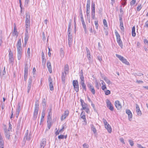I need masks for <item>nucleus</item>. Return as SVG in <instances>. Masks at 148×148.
<instances>
[{
	"instance_id": "nucleus-1",
	"label": "nucleus",
	"mask_w": 148,
	"mask_h": 148,
	"mask_svg": "<svg viewBox=\"0 0 148 148\" xmlns=\"http://www.w3.org/2000/svg\"><path fill=\"white\" fill-rule=\"evenodd\" d=\"M71 21H70L69 23L68 29V45L70 47H71L72 45V36L71 34Z\"/></svg>"
},
{
	"instance_id": "nucleus-2",
	"label": "nucleus",
	"mask_w": 148,
	"mask_h": 148,
	"mask_svg": "<svg viewBox=\"0 0 148 148\" xmlns=\"http://www.w3.org/2000/svg\"><path fill=\"white\" fill-rule=\"evenodd\" d=\"M79 76L80 79V84H81L83 89L86 91V85L84 83V78L83 75V72L82 70L81 71Z\"/></svg>"
},
{
	"instance_id": "nucleus-3",
	"label": "nucleus",
	"mask_w": 148,
	"mask_h": 148,
	"mask_svg": "<svg viewBox=\"0 0 148 148\" xmlns=\"http://www.w3.org/2000/svg\"><path fill=\"white\" fill-rule=\"evenodd\" d=\"M39 101L38 100H36L35 102L34 110L33 117L34 119H36L37 117L38 110L39 108Z\"/></svg>"
},
{
	"instance_id": "nucleus-4",
	"label": "nucleus",
	"mask_w": 148,
	"mask_h": 148,
	"mask_svg": "<svg viewBox=\"0 0 148 148\" xmlns=\"http://www.w3.org/2000/svg\"><path fill=\"white\" fill-rule=\"evenodd\" d=\"M25 18L26 27L28 28L30 24V15L29 13H26Z\"/></svg>"
},
{
	"instance_id": "nucleus-5",
	"label": "nucleus",
	"mask_w": 148,
	"mask_h": 148,
	"mask_svg": "<svg viewBox=\"0 0 148 148\" xmlns=\"http://www.w3.org/2000/svg\"><path fill=\"white\" fill-rule=\"evenodd\" d=\"M115 35L116 37L117 41L119 45L122 48L123 47V43L121 40L120 36L117 31L115 32Z\"/></svg>"
},
{
	"instance_id": "nucleus-6",
	"label": "nucleus",
	"mask_w": 148,
	"mask_h": 148,
	"mask_svg": "<svg viewBox=\"0 0 148 148\" xmlns=\"http://www.w3.org/2000/svg\"><path fill=\"white\" fill-rule=\"evenodd\" d=\"M116 56L123 63L126 65H130L129 62H128L127 60L123 56L117 54H116Z\"/></svg>"
},
{
	"instance_id": "nucleus-7",
	"label": "nucleus",
	"mask_w": 148,
	"mask_h": 148,
	"mask_svg": "<svg viewBox=\"0 0 148 148\" xmlns=\"http://www.w3.org/2000/svg\"><path fill=\"white\" fill-rule=\"evenodd\" d=\"M73 84L75 90L76 92H78L79 91V84L78 81L77 80H73Z\"/></svg>"
},
{
	"instance_id": "nucleus-8",
	"label": "nucleus",
	"mask_w": 148,
	"mask_h": 148,
	"mask_svg": "<svg viewBox=\"0 0 148 148\" xmlns=\"http://www.w3.org/2000/svg\"><path fill=\"white\" fill-rule=\"evenodd\" d=\"M16 47L17 52H22V47L21 38H20L18 40L17 44Z\"/></svg>"
},
{
	"instance_id": "nucleus-9",
	"label": "nucleus",
	"mask_w": 148,
	"mask_h": 148,
	"mask_svg": "<svg viewBox=\"0 0 148 148\" xmlns=\"http://www.w3.org/2000/svg\"><path fill=\"white\" fill-rule=\"evenodd\" d=\"M106 102L107 107L111 110L113 111L114 109V108L110 101L108 99H107L106 101Z\"/></svg>"
},
{
	"instance_id": "nucleus-10",
	"label": "nucleus",
	"mask_w": 148,
	"mask_h": 148,
	"mask_svg": "<svg viewBox=\"0 0 148 148\" xmlns=\"http://www.w3.org/2000/svg\"><path fill=\"white\" fill-rule=\"evenodd\" d=\"M69 114V111L68 110L65 111L61 117V121H62L66 118V117L68 116Z\"/></svg>"
},
{
	"instance_id": "nucleus-11",
	"label": "nucleus",
	"mask_w": 148,
	"mask_h": 148,
	"mask_svg": "<svg viewBox=\"0 0 148 148\" xmlns=\"http://www.w3.org/2000/svg\"><path fill=\"white\" fill-rule=\"evenodd\" d=\"M80 116L81 118L84 120V121H83V124L84 125H86L87 124V122L85 113L82 112L81 113Z\"/></svg>"
},
{
	"instance_id": "nucleus-12",
	"label": "nucleus",
	"mask_w": 148,
	"mask_h": 148,
	"mask_svg": "<svg viewBox=\"0 0 148 148\" xmlns=\"http://www.w3.org/2000/svg\"><path fill=\"white\" fill-rule=\"evenodd\" d=\"M114 105L118 110H119L121 108L122 106L119 101L118 100L116 101L114 103Z\"/></svg>"
},
{
	"instance_id": "nucleus-13",
	"label": "nucleus",
	"mask_w": 148,
	"mask_h": 148,
	"mask_svg": "<svg viewBox=\"0 0 148 148\" xmlns=\"http://www.w3.org/2000/svg\"><path fill=\"white\" fill-rule=\"evenodd\" d=\"M31 136L29 134H28V130H27L26 133L25 134V136L24 138V139L25 140H29L31 139Z\"/></svg>"
},
{
	"instance_id": "nucleus-14",
	"label": "nucleus",
	"mask_w": 148,
	"mask_h": 148,
	"mask_svg": "<svg viewBox=\"0 0 148 148\" xmlns=\"http://www.w3.org/2000/svg\"><path fill=\"white\" fill-rule=\"evenodd\" d=\"M46 140L43 138L41 140L40 143V147L39 148H44L46 145Z\"/></svg>"
},
{
	"instance_id": "nucleus-15",
	"label": "nucleus",
	"mask_w": 148,
	"mask_h": 148,
	"mask_svg": "<svg viewBox=\"0 0 148 148\" xmlns=\"http://www.w3.org/2000/svg\"><path fill=\"white\" fill-rule=\"evenodd\" d=\"M126 112L128 114L129 120L131 121L132 117V114L131 112L129 110H126Z\"/></svg>"
},
{
	"instance_id": "nucleus-16",
	"label": "nucleus",
	"mask_w": 148,
	"mask_h": 148,
	"mask_svg": "<svg viewBox=\"0 0 148 148\" xmlns=\"http://www.w3.org/2000/svg\"><path fill=\"white\" fill-rule=\"evenodd\" d=\"M28 68L27 67L25 66L24 71V80L25 81H26L27 79V77L28 75Z\"/></svg>"
},
{
	"instance_id": "nucleus-17",
	"label": "nucleus",
	"mask_w": 148,
	"mask_h": 148,
	"mask_svg": "<svg viewBox=\"0 0 148 148\" xmlns=\"http://www.w3.org/2000/svg\"><path fill=\"white\" fill-rule=\"evenodd\" d=\"M5 135L6 137L8 139H9L10 138V135L9 133V131L7 129H4Z\"/></svg>"
},
{
	"instance_id": "nucleus-18",
	"label": "nucleus",
	"mask_w": 148,
	"mask_h": 148,
	"mask_svg": "<svg viewBox=\"0 0 148 148\" xmlns=\"http://www.w3.org/2000/svg\"><path fill=\"white\" fill-rule=\"evenodd\" d=\"M136 110L137 114L138 115H141L142 114V113L140 109V108L138 105L137 104H136Z\"/></svg>"
},
{
	"instance_id": "nucleus-19",
	"label": "nucleus",
	"mask_w": 148,
	"mask_h": 148,
	"mask_svg": "<svg viewBox=\"0 0 148 148\" xmlns=\"http://www.w3.org/2000/svg\"><path fill=\"white\" fill-rule=\"evenodd\" d=\"M14 31L13 32V36H17L18 35V33L17 30L16 25L15 23L14 24Z\"/></svg>"
},
{
	"instance_id": "nucleus-20",
	"label": "nucleus",
	"mask_w": 148,
	"mask_h": 148,
	"mask_svg": "<svg viewBox=\"0 0 148 148\" xmlns=\"http://www.w3.org/2000/svg\"><path fill=\"white\" fill-rule=\"evenodd\" d=\"M47 66L50 73H52V68L51 65V64L49 61H47Z\"/></svg>"
},
{
	"instance_id": "nucleus-21",
	"label": "nucleus",
	"mask_w": 148,
	"mask_h": 148,
	"mask_svg": "<svg viewBox=\"0 0 148 148\" xmlns=\"http://www.w3.org/2000/svg\"><path fill=\"white\" fill-rule=\"evenodd\" d=\"M42 64L45 65L46 62V60L45 58V55L43 52H42Z\"/></svg>"
},
{
	"instance_id": "nucleus-22",
	"label": "nucleus",
	"mask_w": 148,
	"mask_h": 148,
	"mask_svg": "<svg viewBox=\"0 0 148 148\" xmlns=\"http://www.w3.org/2000/svg\"><path fill=\"white\" fill-rule=\"evenodd\" d=\"M105 127L109 133H111L112 132V129L110 125L109 124H108Z\"/></svg>"
},
{
	"instance_id": "nucleus-23",
	"label": "nucleus",
	"mask_w": 148,
	"mask_h": 148,
	"mask_svg": "<svg viewBox=\"0 0 148 148\" xmlns=\"http://www.w3.org/2000/svg\"><path fill=\"white\" fill-rule=\"evenodd\" d=\"M45 113L44 110L42 112L41 117V120L40 121V125H41L42 122L44 121V118L45 116Z\"/></svg>"
},
{
	"instance_id": "nucleus-24",
	"label": "nucleus",
	"mask_w": 148,
	"mask_h": 148,
	"mask_svg": "<svg viewBox=\"0 0 148 148\" xmlns=\"http://www.w3.org/2000/svg\"><path fill=\"white\" fill-rule=\"evenodd\" d=\"M67 73H65L63 72L62 73V81L63 83H65V77L66 76V74Z\"/></svg>"
},
{
	"instance_id": "nucleus-25",
	"label": "nucleus",
	"mask_w": 148,
	"mask_h": 148,
	"mask_svg": "<svg viewBox=\"0 0 148 148\" xmlns=\"http://www.w3.org/2000/svg\"><path fill=\"white\" fill-rule=\"evenodd\" d=\"M135 27L133 26L132 29V36L135 37L136 36V33L135 32Z\"/></svg>"
},
{
	"instance_id": "nucleus-26",
	"label": "nucleus",
	"mask_w": 148,
	"mask_h": 148,
	"mask_svg": "<svg viewBox=\"0 0 148 148\" xmlns=\"http://www.w3.org/2000/svg\"><path fill=\"white\" fill-rule=\"evenodd\" d=\"M29 37L28 36V34L27 33H26L25 34V38H24V41L25 43V45L27 44Z\"/></svg>"
},
{
	"instance_id": "nucleus-27",
	"label": "nucleus",
	"mask_w": 148,
	"mask_h": 148,
	"mask_svg": "<svg viewBox=\"0 0 148 148\" xmlns=\"http://www.w3.org/2000/svg\"><path fill=\"white\" fill-rule=\"evenodd\" d=\"M51 109H50L49 110V111L48 113V115L47 116V119L49 120H51Z\"/></svg>"
},
{
	"instance_id": "nucleus-28",
	"label": "nucleus",
	"mask_w": 148,
	"mask_h": 148,
	"mask_svg": "<svg viewBox=\"0 0 148 148\" xmlns=\"http://www.w3.org/2000/svg\"><path fill=\"white\" fill-rule=\"evenodd\" d=\"M103 79L108 84V85L110 84H111V82L110 81V80L108 79L107 77H105L103 78Z\"/></svg>"
},
{
	"instance_id": "nucleus-29",
	"label": "nucleus",
	"mask_w": 148,
	"mask_h": 148,
	"mask_svg": "<svg viewBox=\"0 0 148 148\" xmlns=\"http://www.w3.org/2000/svg\"><path fill=\"white\" fill-rule=\"evenodd\" d=\"M64 70V73H66V72H68L69 70V66L67 64H66L65 65Z\"/></svg>"
},
{
	"instance_id": "nucleus-30",
	"label": "nucleus",
	"mask_w": 148,
	"mask_h": 148,
	"mask_svg": "<svg viewBox=\"0 0 148 148\" xmlns=\"http://www.w3.org/2000/svg\"><path fill=\"white\" fill-rule=\"evenodd\" d=\"M90 126L92 130L93 131L94 133H95L97 132V130L95 127L92 124Z\"/></svg>"
},
{
	"instance_id": "nucleus-31",
	"label": "nucleus",
	"mask_w": 148,
	"mask_h": 148,
	"mask_svg": "<svg viewBox=\"0 0 148 148\" xmlns=\"http://www.w3.org/2000/svg\"><path fill=\"white\" fill-rule=\"evenodd\" d=\"M82 25L83 26V27L84 28L85 33L86 34L87 31V28H86V25L85 23L84 22V23H82Z\"/></svg>"
},
{
	"instance_id": "nucleus-32",
	"label": "nucleus",
	"mask_w": 148,
	"mask_h": 148,
	"mask_svg": "<svg viewBox=\"0 0 148 148\" xmlns=\"http://www.w3.org/2000/svg\"><path fill=\"white\" fill-rule=\"evenodd\" d=\"M22 52H17V58L18 60H20L21 59L22 57Z\"/></svg>"
},
{
	"instance_id": "nucleus-33",
	"label": "nucleus",
	"mask_w": 148,
	"mask_h": 148,
	"mask_svg": "<svg viewBox=\"0 0 148 148\" xmlns=\"http://www.w3.org/2000/svg\"><path fill=\"white\" fill-rule=\"evenodd\" d=\"M91 18L93 19H94L95 17V10H92Z\"/></svg>"
},
{
	"instance_id": "nucleus-34",
	"label": "nucleus",
	"mask_w": 148,
	"mask_h": 148,
	"mask_svg": "<svg viewBox=\"0 0 148 148\" xmlns=\"http://www.w3.org/2000/svg\"><path fill=\"white\" fill-rule=\"evenodd\" d=\"M4 146V140L0 141V148H3Z\"/></svg>"
},
{
	"instance_id": "nucleus-35",
	"label": "nucleus",
	"mask_w": 148,
	"mask_h": 148,
	"mask_svg": "<svg viewBox=\"0 0 148 148\" xmlns=\"http://www.w3.org/2000/svg\"><path fill=\"white\" fill-rule=\"evenodd\" d=\"M60 55L62 58L64 56V52L62 48H61L60 49Z\"/></svg>"
},
{
	"instance_id": "nucleus-36",
	"label": "nucleus",
	"mask_w": 148,
	"mask_h": 148,
	"mask_svg": "<svg viewBox=\"0 0 148 148\" xmlns=\"http://www.w3.org/2000/svg\"><path fill=\"white\" fill-rule=\"evenodd\" d=\"M32 77H30L29 78V79L28 81V85H32Z\"/></svg>"
},
{
	"instance_id": "nucleus-37",
	"label": "nucleus",
	"mask_w": 148,
	"mask_h": 148,
	"mask_svg": "<svg viewBox=\"0 0 148 148\" xmlns=\"http://www.w3.org/2000/svg\"><path fill=\"white\" fill-rule=\"evenodd\" d=\"M48 82L49 84H53L52 79H51V77L50 76H49Z\"/></svg>"
},
{
	"instance_id": "nucleus-38",
	"label": "nucleus",
	"mask_w": 148,
	"mask_h": 148,
	"mask_svg": "<svg viewBox=\"0 0 148 148\" xmlns=\"http://www.w3.org/2000/svg\"><path fill=\"white\" fill-rule=\"evenodd\" d=\"M120 23V28H121V30H122L123 31V30L124 29V28L123 27V22H121V23Z\"/></svg>"
},
{
	"instance_id": "nucleus-39",
	"label": "nucleus",
	"mask_w": 148,
	"mask_h": 148,
	"mask_svg": "<svg viewBox=\"0 0 148 148\" xmlns=\"http://www.w3.org/2000/svg\"><path fill=\"white\" fill-rule=\"evenodd\" d=\"M20 110H21V109H17L16 110V117H18V116L19 114Z\"/></svg>"
},
{
	"instance_id": "nucleus-40",
	"label": "nucleus",
	"mask_w": 148,
	"mask_h": 148,
	"mask_svg": "<svg viewBox=\"0 0 148 148\" xmlns=\"http://www.w3.org/2000/svg\"><path fill=\"white\" fill-rule=\"evenodd\" d=\"M21 122V119H20L19 120L18 122V125H17V128L18 129H19L20 127Z\"/></svg>"
},
{
	"instance_id": "nucleus-41",
	"label": "nucleus",
	"mask_w": 148,
	"mask_h": 148,
	"mask_svg": "<svg viewBox=\"0 0 148 148\" xmlns=\"http://www.w3.org/2000/svg\"><path fill=\"white\" fill-rule=\"evenodd\" d=\"M9 63H12V64L13 63V61H14V58L13 57H9Z\"/></svg>"
},
{
	"instance_id": "nucleus-42",
	"label": "nucleus",
	"mask_w": 148,
	"mask_h": 148,
	"mask_svg": "<svg viewBox=\"0 0 148 148\" xmlns=\"http://www.w3.org/2000/svg\"><path fill=\"white\" fill-rule=\"evenodd\" d=\"M27 57L29 58L30 54V49L29 48H28L27 49Z\"/></svg>"
},
{
	"instance_id": "nucleus-43",
	"label": "nucleus",
	"mask_w": 148,
	"mask_h": 148,
	"mask_svg": "<svg viewBox=\"0 0 148 148\" xmlns=\"http://www.w3.org/2000/svg\"><path fill=\"white\" fill-rule=\"evenodd\" d=\"M105 92V94L106 95H108L110 94V91L109 90H105L104 91Z\"/></svg>"
},
{
	"instance_id": "nucleus-44",
	"label": "nucleus",
	"mask_w": 148,
	"mask_h": 148,
	"mask_svg": "<svg viewBox=\"0 0 148 148\" xmlns=\"http://www.w3.org/2000/svg\"><path fill=\"white\" fill-rule=\"evenodd\" d=\"M49 87L50 90H53L54 89L53 86V84H49Z\"/></svg>"
},
{
	"instance_id": "nucleus-45",
	"label": "nucleus",
	"mask_w": 148,
	"mask_h": 148,
	"mask_svg": "<svg viewBox=\"0 0 148 148\" xmlns=\"http://www.w3.org/2000/svg\"><path fill=\"white\" fill-rule=\"evenodd\" d=\"M90 90L93 95H94L95 94V90L93 87H92V88H90Z\"/></svg>"
},
{
	"instance_id": "nucleus-46",
	"label": "nucleus",
	"mask_w": 148,
	"mask_h": 148,
	"mask_svg": "<svg viewBox=\"0 0 148 148\" xmlns=\"http://www.w3.org/2000/svg\"><path fill=\"white\" fill-rule=\"evenodd\" d=\"M42 104L43 106H45L46 105V101L45 98L42 99Z\"/></svg>"
},
{
	"instance_id": "nucleus-47",
	"label": "nucleus",
	"mask_w": 148,
	"mask_h": 148,
	"mask_svg": "<svg viewBox=\"0 0 148 148\" xmlns=\"http://www.w3.org/2000/svg\"><path fill=\"white\" fill-rule=\"evenodd\" d=\"M90 12V8H86V13L87 16H88Z\"/></svg>"
},
{
	"instance_id": "nucleus-48",
	"label": "nucleus",
	"mask_w": 148,
	"mask_h": 148,
	"mask_svg": "<svg viewBox=\"0 0 148 148\" xmlns=\"http://www.w3.org/2000/svg\"><path fill=\"white\" fill-rule=\"evenodd\" d=\"M103 24L105 26L108 27V25L107 24V22L106 20L105 19L103 20Z\"/></svg>"
},
{
	"instance_id": "nucleus-49",
	"label": "nucleus",
	"mask_w": 148,
	"mask_h": 148,
	"mask_svg": "<svg viewBox=\"0 0 148 148\" xmlns=\"http://www.w3.org/2000/svg\"><path fill=\"white\" fill-rule=\"evenodd\" d=\"M87 86L89 88V89L93 87L91 83H88L87 84Z\"/></svg>"
},
{
	"instance_id": "nucleus-50",
	"label": "nucleus",
	"mask_w": 148,
	"mask_h": 148,
	"mask_svg": "<svg viewBox=\"0 0 148 148\" xmlns=\"http://www.w3.org/2000/svg\"><path fill=\"white\" fill-rule=\"evenodd\" d=\"M95 25L96 28L97 29L98 27V21H95Z\"/></svg>"
},
{
	"instance_id": "nucleus-51",
	"label": "nucleus",
	"mask_w": 148,
	"mask_h": 148,
	"mask_svg": "<svg viewBox=\"0 0 148 148\" xmlns=\"http://www.w3.org/2000/svg\"><path fill=\"white\" fill-rule=\"evenodd\" d=\"M128 142L131 146H133L134 145V143L133 141L131 140H129Z\"/></svg>"
},
{
	"instance_id": "nucleus-52",
	"label": "nucleus",
	"mask_w": 148,
	"mask_h": 148,
	"mask_svg": "<svg viewBox=\"0 0 148 148\" xmlns=\"http://www.w3.org/2000/svg\"><path fill=\"white\" fill-rule=\"evenodd\" d=\"M103 120L105 126L107 125V124H108V123L106 120L104 119H103Z\"/></svg>"
},
{
	"instance_id": "nucleus-53",
	"label": "nucleus",
	"mask_w": 148,
	"mask_h": 148,
	"mask_svg": "<svg viewBox=\"0 0 148 148\" xmlns=\"http://www.w3.org/2000/svg\"><path fill=\"white\" fill-rule=\"evenodd\" d=\"M32 85H28L27 86V92L29 93L30 91V90L31 88Z\"/></svg>"
},
{
	"instance_id": "nucleus-54",
	"label": "nucleus",
	"mask_w": 148,
	"mask_h": 148,
	"mask_svg": "<svg viewBox=\"0 0 148 148\" xmlns=\"http://www.w3.org/2000/svg\"><path fill=\"white\" fill-rule=\"evenodd\" d=\"M136 0H132V1L130 3V5H132L136 3Z\"/></svg>"
},
{
	"instance_id": "nucleus-55",
	"label": "nucleus",
	"mask_w": 148,
	"mask_h": 148,
	"mask_svg": "<svg viewBox=\"0 0 148 148\" xmlns=\"http://www.w3.org/2000/svg\"><path fill=\"white\" fill-rule=\"evenodd\" d=\"M142 8L141 5H138L136 8V10L137 11H139L141 10Z\"/></svg>"
},
{
	"instance_id": "nucleus-56",
	"label": "nucleus",
	"mask_w": 148,
	"mask_h": 148,
	"mask_svg": "<svg viewBox=\"0 0 148 148\" xmlns=\"http://www.w3.org/2000/svg\"><path fill=\"white\" fill-rule=\"evenodd\" d=\"M91 9H92V10H95V4L94 3L92 2V3Z\"/></svg>"
},
{
	"instance_id": "nucleus-57",
	"label": "nucleus",
	"mask_w": 148,
	"mask_h": 148,
	"mask_svg": "<svg viewBox=\"0 0 148 148\" xmlns=\"http://www.w3.org/2000/svg\"><path fill=\"white\" fill-rule=\"evenodd\" d=\"M82 106L84 110V109H86V108H87V105L85 103H84V104H83Z\"/></svg>"
},
{
	"instance_id": "nucleus-58",
	"label": "nucleus",
	"mask_w": 148,
	"mask_h": 148,
	"mask_svg": "<svg viewBox=\"0 0 148 148\" xmlns=\"http://www.w3.org/2000/svg\"><path fill=\"white\" fill-rule=\"evenodd\" d=\"M42 40L43 41H45L46 40V37L45 34L44 32H43L42 33Z\"/></svg>"
},
{
	"instance_id": "nucleus-59",
	"label": "nucleus",
	"mask_w": 148,
	"mask_h": 148,
	"mask_svg": "<svg viewBox=\"0 0 148 148\" xmlns=\"http://www.w3.org/2000/svg\"><path fill=\"white\" fill-rule=\"evenodd\" d=\"M86 50L87 53V55L90 53V51L88 49L87 47H86Z\"/></svg>"
},
{
	"instance_id": "nucleus-60",
	"label": "nucleus",
	"mask_w": 148,
	"mask_h": 148,
	"mask_svg": "<svg viewBox=\"0 0 148 148\" xmlns=\"http://www.w3.org/2000/svg\"><path fill=\"white\" fill-rule=\"evenodd\" d=\"M101 88L104 91L105 90V89L107 88L106 87V85H102L101 86Z\"/></svg>"
},
{
	"instance_id": "nucleus-61",
	"label": "nucleus",
	"mask_w": 148,
	"mask_h": 148,
	"mask_svg": "<svg viewBox=\"0 0 148 148\" xmlns=\"http://www.w3.org/2000/svg\"><path fill=\"white\" fill-rule=\"evenodd\" d=\"M9 58L13 57V55L11 51L9 52Z\"/></svg>"
},
{
	"instance_id": "nucleus-62",
	"label": "nucleus",
	"mask_w": 148,
	"mask_h": 148,
	"mask_svg": "<svg viewBox=\"0 0 148 148\" xmlns=\"http://www.w3.org/2000/svg\"><path fill=\"white\" fill-rule=\"evenodd\" d=\"M119 140L121 143H123V144H125V143L124 142V139L123 138H120Z\"/></svg>"
},
{
	"instance_id": "nucleus-63",
	"label": "nucleus",
	"mask_w": 148,
	"mask_h": 148,
	"mask_svg": "<svg viewBox=\"0 0 148 148\" xmlns=\"http://www.w3.org/2000/svg\"><path fill=\"white\" fill-rule=\"evenodd\" d=\"M83 146V148H88V145L86 143L84 144Z\"/></svg>"
},
{
	"instance_id": "nucleus-64",
	"label": "nucleus",
	"mask_w": 148,
	"mask_h": 148,
	"mask_svg": "<svg viewBox=\"0 0 148 148\" xmlns=\"http://www.w3.org/2000/svg\"><path fill=\"white\" fill-rule=\"evenodd\" d=\"M137 147L138 148H146L145 147H143L140 144H137Z\"/></svg>"
}]
</instances>
